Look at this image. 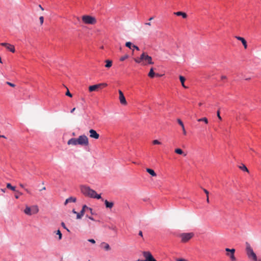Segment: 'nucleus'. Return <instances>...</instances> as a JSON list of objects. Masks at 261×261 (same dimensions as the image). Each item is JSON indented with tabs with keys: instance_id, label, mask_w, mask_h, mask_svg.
I'll return each instance as SVG.
<instances>
[{
	"instance_id": "nucleus-15",
	"label": "nucleus",
	"mask_w": 261,
	"mask_h": 261,
	"mask_svg": "<svg viewBox=\"0 0 261 261\" xmlns=\"http://www.w3.org/2000/svg\"><path fill=\"white\" fill-rule=\"evenodd\" d=\"M76 201V198L73 197H70L69 198H67L64 204L66 205L67 203L70 202H75Z\"/></svg>"
},
{
	"instance_id": "nucleus-56",
	"label": "nucleus",
	"mask_w": 261,
	"mask_h": 261,
	"mask_svg": "<svg viewBox=\"0 0 261 261\" xmlns=\"http://www.w3.org/2000/svg\"><path fill=\"white\" fill-rule=\"evenodd\" d=\"M39 8H40V9L42 10H44V9L42 7V6L40 5H39Z\"/></svg>"
},
{
	"instance_id": "nucleus-14",
	"label": "nucleus",
	"mask_w": 261,
	"mask_h": 261,
	"mask_svg": "<svg viewBox=\"0 0 261 261\" xmlns=\"http://www.w3.org/2000/svg\"><path fill=\"white\" fill-rule=\"evenodd\" d=\"M235 37L237 39L242 42L244 48L246 49L247 47V44L245 39L244 38L239 36H236Z\"/></svg>"
},
{
	"instance_id": "nucleus-48",
	"label": "nucleus",
	"mask_w": 261,
	"mask_h": 261,
	"mask_svg": "<svg viewBox=\"0 0 261 261\" xmlns=\"http://www.w3.org/2000/svg\"><path fill=\"white\" fill-rule=\"evenodd\" d=\"M98 85H100V86H102L103 87H106L108 85L107 84H106V83H101V84H99Z\"/></svg>"
},
{
	"instance_id": "nucleus-59",
	"label": "nucleus",
	"mask_w": 261,
	"mask_h": 261,
	"mask_svg": "<svg viewBox=\"0 0 261 261\" xmlns=\"http://www.w3.org/2000/svg\"><path fill=\"white\" fill-rule=\"evenodd\" d=\"M45 190H46V188L45 187H44L43 188H42V189L40 191Z\"/></svg>"
},
{
	"instance_id": "nucleus-55",
	"label": "nucleus",
	"mask_w": 261,
	"mask_h": 261,
	"mask_svg": "<svg viewBox=\"0 0 261 261\" xmlns=\"http://www.w3.org/2000/svg\"><path fill=\"white\" fill-rule=\"evenodd\" d=\"M72 213H73V214H75V213H76V211H75V210H74V209H73V210H72Z\"/></svg>"
},
{
	"instance_id": "nucleus-2",
	"label": "nucleus",
	"mask_w": 261,
	"mask_h": 261,
	"mask_svg": "<svg viewBox=\"0 0 261 261\" xmlns=\"http://www.w3.org/2000/svg\"><path fill=\"white\" fill-rule=\"evenodd\" d=\"M134 61L136 63H141L143 65L153 64L151 57L148 56L145 52H143L140 57L135 58Z\"/></svg>"
},
{
	"instance_id": "nucleus-61",
	"label": "nucleus",
	"mask_w": 261,
	"mask_h": 261,
	"mask_svg": "<svg viewBox=\"0 0 261 261\" xmlns=\"http://www.w3.org/2000/svg\"><path fill=\"white\" fill-rule=\"evenodd\" d=\"M153 19V17H150L149 19V21H151V20H152Z\"/></svg>"
},
{
	"instance_id": "nucleus-31",
	"label": "nucleus",
	"mask_w": 261,
	"mask_h": 261,
	"mask_svg": "<svg viewBox=\"0 0 261 261\" xmlns=\"http://www.w3.org/2000/svg\"><path fill=\"white\" fill-rule=\"evenodd\" d=\"M239 168H240V169H241V170H242L243 171H245L247 172L249 171L248 169L247 168V167L244 165H242V166H240Z\"/></svg>"
},
{
	"instance_id": "nucleus-40",
	"label": "nucleus",
	"mask_w": 261,
	"mask_h": 261,
	"mask_svg": "<svg viewBox=\"0 0 261 261\" xmlns=\"http://www.w3.org/2000/svg\"><path fill=\"white\" fill-rule=\"evenodd\" d=\"M39 20H40V24L42 25L43 23V22H44V17H43V16H40L39 17Z\"/></svg>"
},
{
	"instance_id": "nucleus-35",
	"label": "nucleus",
	"mask_w": 261,
	"mask_h": 261,
	"mask_svg": "<svg viewBox=\"0 0 261 261\" xmlns=\"http://www.w3.org/2000/svg\"><path fill=\"white\" fill-rule=\"evenodd\" d=\"M152 143L154 144V145H160L161 144V142H160V141H159L158 140H154L152 141Z\"/></svg>"
},
{
	"instance_id": "nucleus-39",
	"label": "nucleus",
	"mask_w": 261,
	"mask_h": 261,
	"mask_svg": "<svg viewBox=\"0 0 261 261\" xmlns=\"http://www.w3.org/2000/svg\"><path fill=\"white\" fill-rule=\"evenodd\" d=\"M75 214L76 215V219H81L82 218L80 213L76 212Z\"/></svg>"
},
{
	"instance_id": "nucleus-62",
	"label": "nucleus",
	"mask_w": 261,
	"mask_h": 261,
	"mask_svg": "<svg viewBox=\"0 0 261 261\" xmlns=\"http://www.w3.org/2000/svg\"><path fill=\"white\" fill-rule=\"evenodd\" d=\"M202 103H201V102H200V103L198 104V105H199V106H202Z\"/></svg>"
},
{
	"instance_id": "nucleus-57",
	"label": "nucleus",
	"mask_w": 261,
	"mask_h": 261,
	"mask_svg": "<svg viewBox=\"0 0 261 261\" xmlns=\"http://www.w3.org/2000/svg\"><path fill=\"white\" fill-rule=\"evenodd\" d=\"M19 185H20V186L21 188H24V186H23V185H22V184H20Z\"/></svg>"
},
{
	"instance_id": "nucleus-42",
	"label": "nucleus",
	"mask_w": 261,
	"mask_h": 261,
	"mask_svg": "<svg viewBox=\"0 0 261 261\" xmlns=\"http://www.w3.org/2000/svg\"><path fill=\"white\" fill-rule=\"evenodd\" d=\"M220 110H218L217 111V117H218V118H219V119L220 120H222V118H221V117L220 116Z\"/></svg>"
},
{
	"instance_id": "nucleus-19",
	"label": "nucleus",
	"mask_w": 261,
	"mask_h": 261,
	"mask_svg": "<svg viewBox=\"0 0 261 261\" xmlns=\"http://www.w3.org/2000/svg\"><path fill=\"white\" fill-rule=\"evenodd\" d=\"M177 122L178 123V124L181 126L182 127V132H183V134L186 135V129L185 128V127H184V123L183 122L181 121V120L179 119H177Z\"/></svg>"
},
{
	"instance_id": "nucleus-41",
	"label": "nucleus",
	"mask_w": 261,
	"mask_h": 261,
	"mask_svg": "<svg viewBox=\"0 0 261 261\" xmlns=\"http://www.w3.org/2000/svg\"><path fill=\"white\" fill-rule=\"evenodd\" d=\"M89 212L91 215H93L94 213H93V210L91 208L87 206V211Z\"/></svg>"
},
{
	"instance_id": "nucleus-27",
	"label": "nucleus",
	"mask_w": 261,
	"mask_h": 261,
	"mask_svg": "<svg viewBox=\"0 0 261 261\" xmlns=\"http://www.w3.org/2000/svg\"><path fill=\"white\" fill-rule=\"evenodd\" d=\"M7 188L13 191H16L15 187L14 186H12L10 183H8L7 184Z\"/></svg>"
},
{
	"instance_id": "nucleus-13",
	"label": "nucleus",
	"mask_w": 261,
	"mask_h": 261,
	"mask_svg": "<svg viewBox=\"0 0 261 261\" xmlns=\"http://www.w3.org/2000/svg\"><path fill=\"white\" fill-rule=\"evenodd\" d=\"M90 137L92 138L98 139L99 137V135L94 129H91L89 130Z\"/></svg>"
},
{
	"instance_id": "nucleus-7",
	"label": "nucleus",
	"mask_w": 261,
	"mask_h": 261,
	"mask_svg": "<svg viewBox=\"0 0 261 261\" xmlns=\"http://www.w3.org/2000/svg\"><path fill=\"white\" fill-rule=\"evenodd\" d=\"M143 255L145 258V261H156V260L154 258L151 253L149 251H144L143 252Z\"/></svg>"
},
{
	"instance_id": "nucleus-34",
	"label": "nucleus",
	"mask_w": 261,
	"mask_h": 261,
	"mask_svg": "<svg viewBox=\"0 0 261 261\" xmlns=\"http://www.w3.org/2000/svg\"><path fill=\"white\" fill-rule=\"evenodd\" d=\"M128 58V56L127 55H125L124 56H122L120 58V60L121 61H123L125 59H127Z\"/></svg>"
},
{
	"instance_id": "nucleus-38",
	"label": "nucleus",
	"mask_w": 261,
	"mask_h": 261,
	"mask_svg": "<svg viewBox=\"0 0 261 261\" xmlns=\"http://www.w3.org/2000/svg\"><path fill=\"white\" fill-rule=\"evenodd\" d=\"M75 214L76 215V219H81L82 218L80 213L76 212Z\"/></svg>"
},
{
	"instance_id": "nucleus-5",
	"label": "nucleus",
	"mask_w": 261,
	"mask_h": 261,
	"mask_svg": "<svg viewBox=\"0 0 261 261\" xmlns=\"http://www.w3.org/2000/svg\"><path fill=\"white\" fill-rule=\"evenodd\" d=\"M194 236L193 232L183 233L180 234V237L181 239V242L186 243L190 240Z\"/></svg>"
},
{
	"instance_id": "nucleus-36",
	"label": "nucleus",
	"mask_w": 261,
	"mask_h": 261,
	"mask_svg": "<svg viewBox=\"0 0 261 261\" xmlns=\"http://www.w3.org/2000/svg\"><path fill=\"white\" fill-rule=\"evenodd\" d=\"M125 45L126 47L129 48H131V47H132V44L131 42H127L126 43H125Z\"/></svg>"
},
{
	"instance_id": "nucleus-11",
	"label": "nucleus",
	"mask_w": 261,
	"mask_h": 261,
	"mask_svg": "<svg viewBox=\"0 0 261 261\" xmlns=\"http://www.w3.org/2000/svg\"><path fill=\"white\" fill-rule=\"evenodd\" d=\"M118 93H119V99L120 102L121 103V104H122L123 105H126L127 101L125 99V98L123 95V92L121 90H119L118 91Z\"/></svg>"
},
{
	"instance_id": "nucleus-24",
	"label": "nucleus",
	"mask_w": 261,
	"mask_h": 261,
	"mask_svg": "<svg viewBox=\"0 0 261 261\" xmlns=\"http://www.w3.org/2000/svg\"><path fill=\"white\" fill-rule=\"evenodd\" d=\"M179 80H180V81L183 87H184L185 88H187V87L185 85V84H184V82L185 81V78L184 76L180 75Z\"/></svg>"
},
{
	"instance_id": "nucleus-6",
	"label": "nucleus",
	"mask_w": 261,
	"mask_h": 261,
	"mask_svg": "<svg viewBox=\"0 0 261 261\" xmlns=\"http://www.w3.org/2000/svg\"><path fill=\"white\" fill-rule=\"evenodd\" d=\"M79 145L81 146H87L89 144L88 137L85 135H81L79 137Z\"/></svg>"
},
{
	"instance_id": "nucleus-10",
	"label": "nucleus",
	"mask_w": 261,
	"mask_h": 261,
	"mask_svg": "<svg viewBox=\"0 0 261 261\" xmlns=\"http://www.w3.org/2000/svg\"><path fill=\"white\" fill-rule=\"evenodd\" d=\"M226 251L227 252H230V253H227V255L229 256L231 260L232 261H236V258L234 255V253L235 252V249H229V248H226L225 249Z\"/></svg>"
},
{
	"instance_id": "nucleus-12",
	"label": "nucleus",
	"mask_w": 261,
	"mask_h": 261,
	"mask_svg": "<svg viewBox=\"0 0 261 261\" xmlns=\"http://www.w3.org/2000/svg\"><path fill=\"white\" fill-rule=\"evenodd\" d=\"M67 144L69 145H79V138H71L67 142Z\"/></svg>"
},
{
	"instance_id": "nucleus-52",
	"label": "nucleus",
	"mask_w": 261,
	"mask_h": 261,
	"mask_svg": "<svg viewBox=\"0 0 261 261\" xmlns=\"http://www.w3.org/2000/svg\"><path fill=\"white\" fill-rule=\"evenodd\" d=\"M145 24L149 25V26H150L151 25V23L150 22H146V23H145Z\"/></svg>"
},
{
	"instance_id": "nucleus-18",
	"label": "nucleus",
	"mask_w": 261,
	"mask_h": 261,
	"mask_svg": "<svg viewBox=\"0 0 261 261\" xmlns=\"http://www.w3.org/2000/svg\"><path fill=\"white\" fill-rule=\"evenodd\" d=\"M174 14L177 16H181L184 18H186L187 17V15L186 13L181 11L174 12Z\"/></svg>"
},
{
	"instance_id": "nucleus-53",
	"label": "nucleus",
	"mask_w": 261,
	"mask_h": 261,
	"mask_svg": "<svg viewBox=\"0 0 261 261\" xmlns=\"http://www.w3.org/2000/svg\"><path fill=\"white\" fill-rule=\"evenodd\" d=\"M3 192L5 193L6 192V189H1V190Z\"/></svg>"
},
{
	"instance_id": "nucleus-37",
	"label": "nucleus",
	"mask_w": 261,
	"mask_h": 261,
	"mask_svg": "<svg viewBox=\"0 0 261 261\" xmlns=\"http://www.w3.org/2000/svg\"><path fill=\"white\" fill-rule=\"evenodd\" d=\"M16 192L17 193V194H16L15 195V197L16 198V199H18L19 197V195H21L22 194V193L20 192H18V191H16Z\"/></svg>"
},
{
	"instance_id": "nucleus-50",
	"label": "nucleus",
	"mask_w": 261,
	"mask_h": 261,
	"mask_svg": "<svg viewBox=\"0 0 261 261\" xmlns=\"http://www.w3.org/2000/svg\"><path fill=\"white\" fill-rule=\"evenodd\" d=\"M61 225H62V226L64 228L67 229V228H66V226H65V223H64V222H62Z\"/></svg>"
},
{
	"instance_id": "nucleus-60",
	"label": "nucleus",
	"mask_w": 261,
	"mask_h": 261,
	"mask_svg": "<svg viewBox=\"0 0 261 261\" xmlns=\"http://www.w3.org/2000/svg\"><path fill=\"white\" fill-rule=\"evenodd\" d=\"M25 191H26L27 193H30V192H29V191L28 190V189H25Z\"/></svg>"
},
{
	"instance_id": "nucleus-32",
	"label": "nucleus",
	"mask_w": 261,
	"mask_h": 261,
	"mask_svg": "<svg viewBox=\"0 0 261 261\" xmlns=\"http://www.w3.org/2000/svg\"><path fill=\"white\" fill-rule=\"evenodd\" d=\"M203 190L204 192V193L206 194V195H207L206 201H207V203H209V198H208L209 192H208V191L207 190H206L205 189H203Z\"/></svg>"
},
{
	"instance_id": "nucleus-30",
	"label": "nucleus",
	"mask_w": 261,
	"mask_h": 261,
	"mask_svg": "<svg viewBox=\"0 0 261 261\" xmlns=\"http://www.w3.org/2000/svg\"><path fill=\"white\" fill-rule=\"evenodd\" d=\"M102 244L104 245L103 247L106 250H110L111 248L108 244L106 243H103Z\"/></svg>"
},
{
	"instance_id": "nucleus-47",
	"label": "nucleus",
	"mask_w": 261,
	"mask_h": 261,
	"mask_svg": "<svg viewBox=\"0 0 261 261\" xmlns=\"http://www.w3.org/2000/svg\"><path fill=\"white\" fill-rule=\"evenodd\" d=\"M132 47H133L134 48H135L136 49H137V50H139V48L137 46H136V45H133L132 46Z\"/></svg>"
},
{
	"instance_id": "nucleus-54",
	"label": "nucleus",
	"mask_w": 261,
	"mask_h": 261,
	"mask_svg": "<svg viewBox=\"0 0 261 261\" xmlns=\"http://www.w3.org/2000/svg\"><path fill=\"white\" fill-rule=\"evenodd\" d=\"M75 108H73V109L71 110V112H71V113H73V112L75 111Z\"/></svg>"
},
{
	"instance_id": "nucleus-58",
	"label": "nucleus",
	"mask_w": 261,
	"mask_h": 261,
	"mask_svg": "<svg viewBox=\"0 0 261 261\" xmlns=\"http://www.w3.org/2000/svg\"><path fill=\"white\" fill-rule=\"evenodd\" d=\"M0 138H6V137L4 135H0Z\"/></svg>"
},
{
	"instance_id": "nucleus-28",
	"label": "nucleus",
	"mask_w": 261,
	"mask_h": 261,
	"mask_svg": "<svg viewBox=\"0 0 261 261\" xmlns=\"http://www.w3.org/2000/svg\"><path fill=\"white\" fill-rule=\"evenodd\" d=\"M197 120L199 122L203 121L206 124L208 123V119L206 117H203V118H202L198 119Z\"/></svg>"
},
{
	"instance_id": "nucleus-22",
	"label": "nucleus",
	"mask_w": 261,
	"mask_h": 261,
	"mask_svg": "<svg viewBox=\"0 0 261 261\" xmlns=\"http://www.w3.org/2000/svg\"><path fill=\"white\" fill-rule=\"evenodd\" d=\"M24 212L25 214H27L28 215H32L31 207H29V206L26 207V208H25V210L24 211Z\"/></svg>"
},
{
	"instance_id": "nucleus-46",
	"label": "nucleus",
	"mask_w": 261,
	"mask_h": 261,
	"mask_svg": "<svg viewBox=\"0 0 261 261\" xmlns=\"http://www.w3.org/2000/svg\"><path fill=\"white\" fill-rule=\"evenodd\" d=\"M86 217L88 218L89 219L92 220V221H95V220L91 216H88L87 215H86Z\"/></svg>"
},
{
	"instance_id": "nucleus-26",
	"label": "nucleus",
	"mask_w": 261,
	"mask_h": 261,
	"mask_svg": "<svg viewBox=\"0 0 261 261\" xmlns=\"http://www.w3.org/2000/svg\"><path fill=\"white\" fill-rule=\"evenodd\" d=\"M106 64L105 65V67L107 68H110L112 65V61L109 60H107L106 61Z\"/></svg>"
},
{
	"instance_id": "nucleus-4",
	"label": "nucleus",
	"mask_w": 261,
	"mask_h": 261,
	"mask_svg": "<svg viewBox=\"0 0 261 261\" xmlns=\"http://www.w3.org/2000/svg\"><path fill=\"white\" fill-rule=\"evenodd\" d=\"M82 20L85 24H94L96 23L95 18L89 15L83 16Z\"/></svg>"
},
{
	"instance_id": "nucleus-25",
	"label": "nucleus",
	"mask_w": 261,
	"mask_h": 261,
	"mask_svg": "<svg viewBox=\"0 0 261 261\" xmlns=\"http://www.w3.org/2000/svg\"><path fill=\"white\" fill-rule=\"evenodd\" d=\"M155 75V73L154 72L153 68L152 67L150 69V71L148 73V76L151 78H153Z\"/></svg>"
},
{
	"instance_id": "nucleus-21",
	"label": "nucleus",
	"mask_w": 261,
	"mask_h": 261,
	"mask_svg": "<svg viewBox=\"0 0 261 261\" xmlns=\"http://www.w3.org/2000/svg\"><path fill=\"white\" fill-rule=\"evenodd\" d=\"M32 214H37L39 211V208L37 205H34L31 207Z\"/></svg>"
},
{
	"instance_id": "nucleus-8",
	"label": "nucleus",
	"mask_w": 261,
	"mask_h": 261,
	"mask_svg": "<svg viewBox=\"0 0 261 261\" xmlns=\"http://www.w3.org/2000/svg\"><path fill=\"white\" fill-rule=\"evenodd\" d=\"M143 255L145 258V261H156V260L154 258L151 253L149 251H144L143 252Z\"/></svg>"
},
{
	"instance_id": "nucleus-1",
	"label": "nucleus",
	"mask_w": 261,
	"mask_h": 261,
	"mask_svg": "<svg viewBox=\"0 0 261 261\" xmlns=\"http://www.w3.org/2000/svg\"><path fill=\"white\" fill-rule=\"evenodd\" d=\"M81 190L85 196L98 199L101 198L100 195L97 194L95 191L91 189L89 187L82 186L81 187Z\"/></svg>"
},
{
	"instance_id": "nucleus-16",
	"label": "nucleus",
	"mask_w": 261,
	"mask_h": 261,
	"mask_svg": "<svg viewBox=\"0 0 261 261\" xmlns=\"http://www.w3.org/2000/svg\"><path fill=\"white\" fill-rule=\"evenodd\" d=\"M105 204L107 208H111L114 206V203L113 202H109L107 200H105Z\"/></svg>"
},
{
	"instance_id": "nucleus-17",
	"label": "nucleus",
	"mask_w": 261,
	"mask_h": 261,
	"mask_svg": "<svg viewBox=\"0 0 261 261\" xmlns=\"http://www.w3.org/2000/svg\"><path fill=\"white\" fill-rule=\"evenodd\" d=\"M100 87V85H94L92 86H90L89 87V90L90 92H92L95 90H96L97 88H99Z\"/></svg>"
},
{
	"instance_id": "nucleus-23",
	"label": "nucleus",
	"mask_w": 261,
	"mask_h": 261,
	"mask_svg": "<svg viewBox=\"0 0 261 261\" xmlns=\"http://www.w3.org/2000/svg\"><path fill=\"white\" fill-rule=\"evenodd\" d=\"M146 171L148 173H149L151 175H152V176H156V174L154 171V170H152V169H149V168H147L146 169Z\"/></svg>"
},
{
	"instance_id": "nucleus-44",
	"label": "nucleus",
	"mask_w": 261,
	"mask_h": 261,
	"mask_svg": "<svg viewBox=\"0 0 261 261\" xmlns=\"http://www.w3.org/2000/svg\"><path fill=\"white\" fill-rule=\"evenodd\" d=\"M6 84H8V85H9L10 86L12 87H14L15 86V85L14 84L11 83L9 82H7Z\"/></svg>"
},
{
	"instance_id": "nucleus-49",
	"label": "nucleus",
	"mask_w": 261,
	"mask_h": 261,
	"mask_svg": "<svg viewBox=\"0 0 261 261\" xmlns=\"http://www.w3.org/2000/svg\"><path fill=\"white\" fill-rule=\"evenodd\" d=\"M139 235L141 236V237H143V233L142 231H139Z\"/></svg>"
},
{
	"instance_id": "nucleus-3",
	"label": "nucleus",
	"mask_w": 261,
	"mask_h": 261,
	"mask_svg": "<svg viewBox=\"0 0 261 261\" xmlns=\"http://www.w3.org/2000/svg\"><path fill=\"white\" fill-rule=\"evenodd\" d=\"M246 251L248 257L252 261H257L256 254L248 243H246Z\"/></svg>"
},
{
	"instance_id": "nucleus-63",
	"label": "nucleus",
	"mask_w": 261,
	"mask_h": 261,
	"mask_svg": "<svg viewBox=\"0 0 261 261\" xmlns=\"http://www.w3.org/2000/svg\"><path fill=\"white\" fill-rule=\"evenodd\" d=\"M156 75L158 76H160L161 75H159V74H156Z\"/></svg>"
},
{
	"instance_id": "nucleus-20",
	"label": "nucleus",
	"mask_w": 261,
	"mask_h": 261,
	"mask_svg": "<svg viewBox=\"0 0 261 261\" xmlns=\"http://www.w3.org/2000/svg\"><path fill=\"white\" fill-rule=\"evenodd\" d=\"M87 211V206L86 205H84L83 206L82 210L80 212V214H81L82 217H83L84 215L85 212Z\"/></svg>"
},
{
	"instance_id": "nucleus-43",
	"label": "nucleus",
	"mask_w": 261,
	"mask_h": 261,
	"mask_svg": "<svg viewBox=\"0 0 261 261\" xmlns=\"http://www.w3.org/2000/svg\"><path fill=\"white\" fill-rule=\"evenodd\" d=\"M65 94H66V95L69 96L70 97H71L72 96V94L70 93V92L68 89H67V91L66 92Z\"/></svg>"
},
{
	"instance_id": "nucleus-51",
	"label": "nucleus",
	"mask_w": 261,
	"mask_h": 261,
	"mask_svg": "<svg viewBox=\"0 0 261 261\" xmlns=\"http://www.w3.org/2000/svg\"><path fill=\"white\" fill-rule=\"evenodd\" d=\"M226 79V76H225V75H222L221 76V79L222 80H224V79Z\"/></svg>"
},
{
	"instance_id": "nucleus-9",
	"label": "nucleus",
	"mask_w": 261,
	"mask_h": 261,
	"mask_svg": "<svg viewBox=\"0 0 261 261\" xmlns=\"http://www.w3.org/2000/svg\"><path fill=\"white\" fill-rule=\"evenodd\" d=\"M0 45L5 47L8 50L14 53L15 51V47L13 45L8 43H1Z\"/></svg>"
},
{
	"instance_id": "nucleus-33",
	"label": "nucleus",
	"mask_w": 261,
	"mask_h": 261,
	"mask_svg": "<svg viewBox=\"0 0 261 261\" xmlns=\"http://www.w3.org/2000/svg\"><path fill=\"white\" fill-rule=\"evenodd\" d=\"M56 234L59 236V240H61L62 237V234L61 231L59 230L57 231Z\"/></svg>"
},
{
	"instance_id": "nucleus-29",
	"label": "nucleus",
	"mask_w": 261,
	"mask_h": 261,
	"mask_svg": "<svg viewBox=\"0 0 261 261\" xmlns=\"http://www.w3.org/2000/svg\"><path fill=\"white\" fill-rule=\"evenodd\" d=\"M175 152L178 154H184L183 151L180 148H177L175 149Z\"/></svg>"
},
{
	"instance_id": "nucleus-64",
	"label": "nucleus",
	"mask_w": 261,
	"mask_h": 261,
	"mask_svg": "<svg viewBox=\"0 0 261 261\" xmlns=\"http://www.w3.org/2000/svg\"><path fill=\"white\" fill-rule=\"evenodd\" d=\"M137 261H145V260H143L138 259Z\"/></svg>"
},
{
	"instance_id": "nucleus-45",
	"label": "nucleus",
	"mask_w": 261,
	"mask_h": 261,
	"mask_svg": "<svg viewBox=\"0 0 261 261\" xmlns=\"http://www.w3.org/2000/svg\"><path fill=\"white\" fill-rule=\"evenodd\" d=\"M88 241L90 242V243H92V244H95V241L94 239H88Z\"/></svg>"
}]
</instances>
